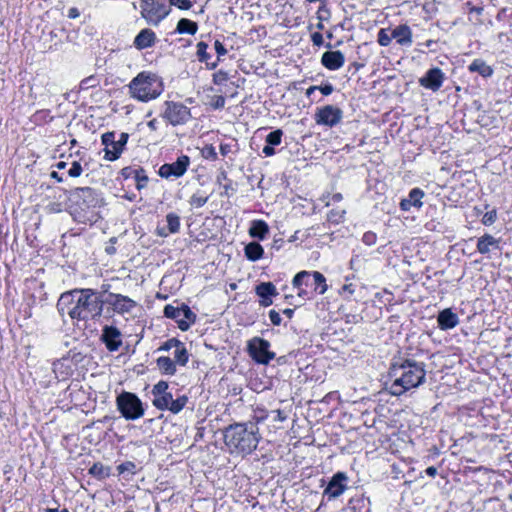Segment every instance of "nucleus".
<instances>
[{"label": "nucleus", "mask_w": 512, "mask_h": 512, "mask_svg": "<svg viewBox=\"0 0 512 512\" xmlns=\"http://www.w3.org/2000/svg\"><path fill=\"white\" fill-rule=\"evenodd\" d=\"M96 79L94 77H87L81 81V88H88L95 86Z\"/></svg>", "instance_id": "13d9d810"}, {"label": "nucleus", "mask_w": 512, "mask_h": 512, "mask_svg": "<svg viewBox=\"0 0 512 512\" xmlns=\"http://www.w3.org/2000/svg\"><path fill=\"white\" fill-rule=\"evenodd\" d=\"M342 199H343V196H342L341 193H335L331 197V201L334 202V203L340 202V201H342Z\"/></svg>", "instance_id": "774afa93"}, {"label": "nucleus", "mask_w": 512, "mask_h": 512, "mask_svg": "<svg viewBox=\"0 0 512 512\" xmlns=\"http://www.w3.org/2000/svg\"><path fill=\"white\" fill-rule=\"evenodd\" d=\"M270 342L261 337H253L247 342L249 356L258 364L267 365L276 354L270 351Z\"/></svg>", "instance_id": "1a4fd4ad"}, {"label": "nucleus", "mask_w": 512, "mask_h": 512, "mask_svg": "<svg viewBox=\"0 0 512 512\" xmlns=\"http://www.w3.org/2000/svg\"><path fill=\"white\" fill-rule=\"evenodd\" d=\"M343 111L334 105L317 108L314 119L318 125L334 127L341 122Z\"/></svg>", "instance_id": "ddd939ff"}, {"label": "nucleus", "mask_w": 512, "mask_h": 512, "mask_svg": "<svg viewBox=\"0 0 512 512\" xmlns=\"http://www.w3.org/2000/svg\"><path fill=\"white\" fill-rule=\"evenodd\" d=\"M231 146L229 144H221L220 152L223 156L227 155L230 152Z\"/></svg>", "instance_id": "680f3d73"}, {"label": "nucleus", "mask_w": 512, "mask_h": 512, "mask_svg": "<svg viewBox=\"0 0 512 512\" xmlns=\"http://www.w3.org/2000/svg\"><path fill=\"white\" fill-rule=\"evenodd\" d=\"M470 72H477L483 77H490L493 74V69L482 59H475L469 65Z\"/></svg>", "instance_id": "c85d7f7f"}, {"label": "nucleus", "mask_w": 512, "mask_h": 512, "mask_svg": "<svg viewBox=\"0 0 512 512\" xmlns=\"http://www.w3.org/2000/svg\"><path fill=\"white\" fill-rule=\"evenodd\" d=\"M132 98L141 102H148L159 97L163 90V83L155 73L143 71L134 77L128 85Z\"/></svg>", "instance_id": "20e7f679"}, {"label": "nucleus", "mask_w": 512, "mask_h": 512, "mask_svg": "<svg viewBox=\"0 0 512 512\" xmlns=\"http://www.w3.org/2000/svg\"><path fill=\"white\" fill-rule=\"evenodd\" d=\"M103 301L104 304L108 305L114 313L121 315L131 313L137 306L136 301L130 297L117 293H109Z\"/></svg>", "instance_id": "4468645a"}, {"label": "nucleus", "mask_w": 512, "mask_h": 512, "mask_svg": "<svg viewBox=\"0 0 512 512\" xmlns=\"http://www.w3.org/2000/svg\"><path fill=\"white\" fill-rule=\"evenodd\" d=\"M157 37L154 31L149 28L142 29L134 38V46L138 50H143L154 46Z\"/></svg>", "instance_id": "4be33fe9"}, {"label": "nucleus", "mask_w": 512, "mask_h": 512, "mask_svg": "<svg viewBox=\"0 0 512 512\" xmlns=\"http://www.w3.org/2000/svg\"><path fill=\"white\" fill-rule=\"evenodd\" d=\"M444 81V73L440 68L429 69L426 74L419 79V84L432 91H438Z\"/></svg>", "instance_id": "a211bd4d"}, {"label": "nucleus", "mask_w": 512, "mask_h": 512, "mask_svg": "<svg viewBox=\"0 0 512 512\" xmlns=\"http://www.w3.org/2000/svg\"><path fill=\"white\" fill-rule=\"evenodd\" d=\"M311 40H312V43L315 45V46H321L323 44V36L321 33L319 32H314L312 35H311Z\"/></svg>", "instance_id": "4d7b16f0"}, {"label": "nucleus", "mask_w": 512, "mask_h": 512, "mask_svg": "<svg viewBox=\"0 0 512 512\" xmlns=\"http://www.w3.org/2000/svg\"><path fill=\"white\" fill-rule=\"evenodd\" d=\"M317 90H320L323 95L328 96L334 91V87L332 84L327 83L325 85L318 86Z\"/></svg>", "instance_id": "6e6d98bb"}, {"label": "nucleus", "mask_w": 512, "mask_h": 512, "mask_svg": "<svg viewBox=\"0 0 512 512\" xmlns=\"http://www.w3.org/2000/svg\"><path fill=\"white\" fill-rule=\"evenodd\" d=\"M69 198L78 205L82 211L100 207L103 204V199L100 194L91 187L75 188L69 192Z\"/></svg>", "instance_id": "6e6552de"}, {"label": "nucleus", "mask_w": 512, "mask_h": 512, "mask_svg": "<svg viewBox=\"0 0 512 512\" xmlns=\"http://www.w3.org/2000/svg\"><path fill=\"white\" fill-rule=\"evenodd\" d=\"M128 139L129 134L126 132L120 133L118 139H116V133L114 131L104 133L101 136V142L105 146L104 159L108 161L117 160L121 156Z\"/></svg>", "instance_id": "0eeeda50"}, {"label": "nucleus", "mask_w": 512, "mask_h": 512, "mask_svg": "<svg viewBox=\"0 0 512 512\" xmlns=\"http://www.w3.org/2000/svg\"><path fill=\"white\" fill-rule=\"evenodd\" d=\"M83 172L82 166L78 161H74L71 165V168L68 170V175L70 177H79Z\"/></svg>", "instance_id": "de8ad7c7"}, {"label": "nucleus", "mask_w": 512, "mask_h": 512, "mask_svg": "<svg viewBox=\"0 0 512 512\" xmlns=\"http://www.w3.org/2000/svg\"><path fill=\"white\" fill-rule=\"evenodd\" d=\"M376 240H377L376 234L371 231L364 233V235L362 237V241L366 245H369V246L374 245L376 243Z\"/></svg>", "instance_id": "8fccbe9b"}, {"label": "nucleus", "mask_w": 512, "mask_h": 512, "mask_svg": "<svg viewBox=\"0 0 512 512\" xmlns=\"http://www.w3.org/2000/svg\"><path fill=\"white\" fill-rule=\"evenodd\" d=\"M79 15H80V12L76 7H72L68 10V17L70 19H75V18L79 17Z\"/></svg>", "instance_id": "052dcab7"}, {"label": "nucleus", "mask_w": 512, "mask_h": 512, "mask_svg": "<svg viewBox=\"0 0 512 512\" xmlns=\"http://www.w3.org/2000/svg\"><path fill=\"white\" fill-rule=\"evenodd\" d=\"M100 339L110 352L118 351L123 344L121 331L112 325H105L103 327Z\"/></svg>", "instance_id": "dca6fc26"}, {"label": "nucleus", "mask_w": 512, "mask_h": 512, "mask_svg": "<svg viewBox=\"0 0 512 512\" xmlns=\"http://www.w3.org/2000/svg\"><path fill=\"white\" fill-rule=\"evenodd\" d=\"M497 219V211L496 209H492L484 214L482 218V224L485 226H491L495 223Z\"/></svg>", "instance_id": "a18cd8bd"}, {"label": "nucleus", "mask_w": 512, "mask_h": 512, "mask_svg": "<svg viewBox=\"0 0 512 512\" xmlns=\"http://www.w3.org/2000/svg\"><path fill=\"white\" fill-rule=\"evenodd\" d=\"M53 372L58 379L64 380L72 374L71 365L68 359H59L53 363Z\"/></svg>", "instance_id": "a878e982"}, {"label": "nucleus", "mask_w": 512, "mask_h": 512, "mask_svg": "<svg viewBox=\"0 0 512 512\" xmlns=\"http://www.w3.org/2000/svg\"><path fill=\"white\" fill-rule=\"evenodd\" d=\"M393 37H391V33L388 32L387 29H380L377 35V41L381 46H388L390 45Z\"/></svg>", "instance_id": "79ce46f5"}, {"label": "nucleus", "mask_w": 512, "mask_h": 512, "mask_svg": "<svg viewBox=\"0 0 512 512\" xmlns=\"http://www.w3.org/2000/svg\"><path fill=\"white\" fill-rule=\"evenodd\" d=\"M344 62V54L338 50L324 52L321 57L322 65L331 71L340 69L344 65Z\"/></svg>", "instance_id": "aec40b11"}, {"label": "nucleus", "mask_w": 512, "mask_h": 512, "mask_svg": "<svg viewBox=\"0 0 512 512\" xmlns=\"http://www.w3.org/2000/svg\"><path fill=\"white\" fill-rule=\"evenodd\" d=\"M182 342L177 338H171L165 341L159 348L158 351H169L172 348H178Z\"/></svg>", "instance_id": "37998d69"}, {"label": "nucleus", "mask_w": 512, "mask_h": 512, "mask_svg": "<svg viewBox=\"0 0 512 512\" xmlns=\"http://www.w3.org/2000/svg\"><path fill=\"white\" fill-rule=\"evenodd\" d=\"M425 363L413 359H404L393 363L390 367V376L393 382L389 387L390 394L401 396L406 391L417 388L426 380Z\"/></svg>", "instance_id": "f03ea898"}, {"label": "nucleus", "mask_w": 512, "mask_h": 512, "mask_svg": "<svg viewBox=\"0 0 512 512\" xmlns=\"http://www.w3.org/2000/svg\"><path fill=\"white\" fill-rule=\"evenodd\" d=\"M196 47H197L196 54H197L198 60L200 62H204L208 68L215 69L216 66L218 65V63L217 62L209 63L211 55L207 52L208 44L203 41H200L197 43Z\"/></svg>", "instance_id": "7c9ffc66"}, {"label": "nucleus", "mask_w": 512, "mask_h": 512, "mask_svg": "<svg viewBox=\"0 0 512 512\" xmlns=\"http://www.w3.org/2000/svg\"><path fill=\"white\" fill-rule=\"evenodd\" d=\"M309 286H313L314 290L320 295H323L328 289L325 276L318 271L311 273Z\"/></svg>", "instance_id": "cd10ccee"}, {"label": "nucleus", "mask_w": 512, "mask_h": 512, "mask_svg": "<svg viewBox=\"0 0 512 512\" xmlns=\"http://www.w3.org/2000/svg\"><path fill=\"white\" fill-rule=\"evenodd\" d=\"M245 256L251 261L259 260L264 253L263 247L258 242H250L245 246Z\"/></svg>", "instance_id": "2f4dec72"}, {"label": "nucleus", "mask_w": 512, "mask_h": 512, "mask_svg": "<svg viewBox=\"0 0 512 512\" xmlns=\"http://www.w3.org/2000/svg\"><path fill=\"white\" fill-rule=\"evenodd\" d=\"M391 37L401 46H410L412 44V31L406 24L395 27L391 31Z\"/></svg>", "instance_id": "b1692460"}, {"label": "nucleus", "mask_w": 512, "mask_h": 512, "mask_svg": "<svg viewBox=\"0 0 512 512\" xmlns=\"http://www.w3.org/2000/svg\"><path fill=\"white\" fill-rule=\"evenodd\" d=\"M263 154L266 156V157H270V156H273L276 151L274 149V147L272 145H265L263 150H262Z\"/></svg>", "instance_id": "bf43d9fd"}, {"label": "nucleus", "mask_w": 512, "mask_h": 512, "mask_svg": "<svg viewBox=\"0 0 512 512\" xmlns=\"http://www.w3.org/2000/svg\"><path fill=\"white\" fill-rule=\"evenodd\" d=\"M64 210V206L62 203L60 202H50L46 205L45 207V211L49 214H56V213H60Z\"/></svg>", "instance_id": "49530a36"}, {"label": "nucleus", "mask_w": 512, "mask_h": 512, "mask_svg": "<svg viewBox=\"0 0 512 512\" xmlns=\"http://www.w3.org/2000/svg\"><path fill=\"white\" fill-rule=\"evenodd\" d=\"M269 233V226L264 220H253L249 228V235L252 238L264 240Z\"/></svg>", "instance_id": "393cba45"}, {"label": "nucleus", "mask_w": 512, "mask_h": 512, "mask_svg": "<svg viewBox=\"0 0 512 512\" xmlns=\"http://www.w3.org/2000/svg\"><path fill=\"white\" fill-rule=\"evenodd\" d=\"M136 188L141 190L147 186L148 176L145 174L144 169L140 168L135 170Z\"/></svg>", "instance_id": "58836bf2"}, {"label": "nucleus", "mask_w": 512, "mask_h": 512, "mask_svg": "<svg viewBox=\"0 0 512 512\" xmlns=\"http://www.w3.org/2000/svg\"><path fill=\"white\" fill-rule=\"evenodd\" d=\"M140 8L142 17L153 25H158L169 13L168 6L157 0H141Z\"/></svg>", "instance_id": "9b49d317"}, {"label": "nucleus", "mask_w": 512, "mask_h": 512, "mask_svg": "<svg viewBox=\"0 0 512 512\" xmlns=\"http://www.w3.org/2000/svg\"><path fill=\"white\" fill-rule=\"evenodd\" d=\"M225 97L222 95L215 96L214 101L212 103L213 108L220 109L225 106Z\"/></svg>", "instance_id": "5fc2aeb1"}, {"label": "nucleus", "mask_w": 512, "mask_h": 512, "mask_svg": "<svg viewBox=\"0 0 512 512\" xmlns=\"http://www.w3.org/2000/svg\"><path fill=\"white\" fill-rule=\"evenodd\" d=\"M88 474L97 478L98 480H103L110 476V467L104 466L100 462H96L89 468Z\"/></svg>", "instance_id": "473e14b6"}, {"label": "nucleus", "mask_w": 512, "mask_h": 512, "mask_svg": "<svg viewBox=\"0 0 512 512\" xmlns=\"http://www.w3.org/2000/svg\"><path fill=\"white\" fill-rule=\"evenodd\" d=\"M342 290H343L344 293H348L350 295H352L354 293V291H355L352 284L344 285Z\"/></svg>", "instance_id": "69168bd1"}, {"label": "nucleus", "mask_w": 512, "mask_h": 512, "mask_svg": "<svg viewBox=\"0 0 512 512\" xmlns=\"http://www.w3.org/2000/svg\"><path fill=\"white\" fill-rule=\"evenodd\" d=\"M202 154L207 159L216 160L217 159V153L215 148L212 145H207L202 150Z\"/></svg>", "instance_id": "09e8293b"}, {"label": "nucleus", "mask_w": 512, "mask_h": 512, "mask_svg": "<svg viewBox=\"0 0 512 512\" xmlns=\"http://www.w3.org/2000/svg\"><path fill=\"white\" fill-rule=\"evenodd\" d=\"M104 301L102 295L91 288L73 289L61 294L57 310L74 320L88 321L102 315Z\"/></svg>", "instance_id": "f257e3e1"}, {"label": "nucleus", "mask_w": 512, "mask_h": 512, "mask_svg": "<svg viewBox=\"0 0 512 512\" xmlns=\"http://www.w3.org/2000/svg\"><path fill=\"white\" fill-rule=\"evenodd\" d=\"M282 136L283 131L281 129H276L266 136V143L272 146H277L281 143Z\"/></svg>", "instance_id": "ea45409f"}, {"label": "nucleus", "mask_w": 512, "mask_h": 512, "mask_svg": "<svg viewBox=\"0 0 512 512\" xmlns=\"http://www.w3.org/2000/svg\"><path fill=\"white\" fill-rule=\"evenodd\" d=\"M116 407L121 416L127 421L138 420L145 414L141 399L135 393L128 391H122L116 397Z\"/></svg>", "instance_id": "423d86ee"}, {"label": "nucleus", "mask_w": 512, "mask_h": 512, "mask_svg": "<svg viewBox=\"0 0 512 512\" xmlns=\"http://www.w3.org/2000/svg\"><path fill=\"white\" fill-rule=\"evenodd\" d=\"M156 364H157V367L159 368V370L162 372V374L172 376V375H175V373L177 371L175 362L169 357H166V356L159 357L156 360Z\"/></svg>", "instance_id": "c756f323"}, {"label": "nucleus", "mask_w": 512, "mask_h": 512, "mask_svg": "<svg viewBox=\"0 0 512 512\" xmlns=\"http://www.w3.org/2000/svg\"><path fill=\"white\" fill-rule=\"evenodd\" d=\"M163 313L165 317L175 320L181 331H187L196 320V314L186 304H167Z\"/></svg>", "instance_id": "9d476101"}, {"label": "nucleus", "mask_w": 512, "mask_h": 512, "mask_svg": "<svg viewBox=\"0 0 512 512\" xmlns=\"http://www.w3.org/2000/svg\"><path fill=\"white\" fill-rule=\"evenodd\" d=\"M162 117L172 126L184 125L191 119L190 109L180 102L166 101Z\"/></svg>", "instance_id": "f8f14e48"}, {"label": "nucleus", "mask_w": 512, "mask_h": 512, "mask_svg": "<svg viewBox=\"0 0 512 512\" xmlns=\"http://www.w3.org/2000/svg\"><path fill=\"white\" fill-rule=\"evenodd\" d=\"M259 440V428L251 421L234 423L224 430L225 444L238 453L250 454L257 448Z\"/></svg>", "instance_id": "7ed1b4c3"}, {"label": "nucleus", "mask_w": 512, "mask_h": 512, "mask_svg": "<svg viewBox=\"0 0 512 512\" xmlns=\"http://www.w3.org/2000/svg\"><path fill=\"white\" fill-rule=\"evenodd\" d=\"M346 211L344 209H332L328 215L327 219L329 222L338 224L343 221Z\"/></svg>", "instance_id": "a19ab883"}, {"label": "nucleus", "mask_w": 512, "mask_h": 512, "mask_svg": "<svg viewBox=\"0 0 512 512\" xmlns=\"http://www.w3.org/2000/svg\"><path fill=\"white\" fill-rule=\"evenodd\" d=\"M425 472L428 476L435 477L437 475V468L434 466H429Z\"/></svg>", "instance_id": "e2e57ef3"}, {"label": "nucleus", "mask_w": 512, "mask_h": 512, "mask_svg": "<svg viewBox=\"0 0 512 512\" xmlns=\"http://www.w3.org/2000/svg\"><path fill=\"white\" fill-rule=\"evenodd\" d=\"M174 359L175 364H179L181 366H185L188 363L189 360V353L184 345L182 343L178 348L174 351Z\"/></svg>", "instance_id": "f704fd0d"}, {"label": "nucleus", "mask_w": 512, "mask_h": 512, "mask_svg": "<svg viewBox=\"0 0 512 512\" xmlns=\"http://www.w3.org/2000/svg\"><path fill=\"white\" fill-rule=\"evenodd\" d=\"M347 479L348 477L344 472L334 474L324 490V495H326L328 499H335L341 496L347 489Z\"/></svg>", "instance_id": "f3484780"}, {"label": "nucleus", "mask_w": 512, "mask_h": 512, "mask_svg": "<svg viewBox=\"0 0 512 512\" xmlns=\"http://www.w3.org/2000/svg\"><path fill=\"white\" fill-rule=\"evenodd\" d=\"M151 394L153 395L152 404L156 409L167 410L172 414L180 413L189 401L185 394H177L174 398L173 393L169 390L168 382L164 380L153 386Z\"/></svg>", "instance_id": "39448f33"}, {"label": "nucleus", "mask_w": 512, "mask_h": 512, "mask_svg": "<svg viewBox=\"0 0 512 512\" xmlns=\"http://www.w3.org/2000/svg\"><path fill=\"white\" fill-rule=\"evenodd\" d=\"M166 220L169 233H177L180 229V217L175 213H168Z\"/></svg>", "instance_id": "e433bc0d"}, {"label": "nucleus", "mask_w": 512, "mask_h": 512, "mask_svg": "<svg viewBox=\"0 0 512 512\" xmlns=\"http://www.w3.org/2000/svg\"><path fill=\"white\" fill-rule=\"evenodd\" d=\"M269 318H270V321L272 322L273 325H275V326L281 325L282 318H281L280 314L277 311L270 310L269 311Z\"/></svg>", "instance_id": "864d4df0"}, {"label": "nucleus", "mask_w": 512, "mask_h": 512, "mask_svg": "<svg viewBox=\"0 0 512 512\" xmlns=\"http://www.w3.org/2000/svg\"><path fill=\"white\" fill-rule=\"evenodd\" d=\"M437 322L438 327L441 330H449L455 328L459 324V318L450 308H446L439 312Z\"/></svg>", "instance_id": "5701e85b"}, {"label": "nucleus", "mask_w": 512, "mask_h": 512, "mask_svg": "<svg viewBox=\"0 0 512 512\" xmlns=\"http://www.w3.org/2000/svg\"><path fill=\"white\" fill-rule=\"evenodd\" d=\"M311 279V272L308 271H301L297 273L293 280L292 285L296 289H300V287L304 284L305 286H309Z\"/></svg>", "instance_id": "c9c22d12"}, {"label": "nucleus", "mask_w": 512, "mask_h": 512, "mask_svg": "<svg viewBox=\"0 0 512 512\" xmlns=\"http://www.w3.org/2000/svg\"><path fill=\"white\" fill-rule=\"evenodd\" d=\"M214 48L218 55V59L216 61L218 63V61L220 60V57L227 54V49L224 47V45L219 40L215 41Z\"/></svg>", "instance_id": "3c124183"}, {"label": "nucleus", "mask_w": 512, "mask_h": 512, "mask_svg": "<svg viewBox=\"0 0 512 512\" xmlns=\"http://www.w3.org/2000/svg\"><path fill=\"white\" fill-rule=\"evenodd\" d=\"M228 76L227 73L219 71L218 73L213 75V82L216 85H221L223 82L227 81Z\"/></svg>", "instance_id": "603ef678"}, {"label": "nucleus", "mask_w": 512, "mask_h": 512, "mask_svg": "<svg viewBox=\"0 0 512 512\" xmlns=\"http://www.w3.org/2000/svg\"><path fill=\"white\" fill-rule=\"evenodd\" d=\"M197 30H198L197 23L194 21H191L189 19H186V18L180 19L178 21L177 27H176V32H178L180 34L187 33V34L194 35L197 32Z\"/></svg>", "instance_id": "72a5a7b5"}, {"label": "nucleus", "mask_w": 512, "mask_h": 512, "mask_svg": "<svg viewBox=\"0 0 512 512\" xmlns=\"http://www.w3.org/2000/svg\"><path fill=\"white\" fill-rule=\"evenodd\" d=\"M425 193L420 188H413L408 195V198H404L400 201V209L402 211H409L411 207L421 208L423 206L422 199Z\"/></svg>", "instance_id": "412c9836"}, {"label": "nucleus", "mask_w": 512, "mask_h": 512, "mask_svg": "<svg viewBox=\"0 0 512 512\" xmlns=\"http://www.w3.org/2000/svg\"><path fill=\"white\" fill-rule=\"evenodd\" d=\"M147 125H148V127H149L151 130H153V131L157 130V128H158V127H157L158 122H157V120H156V119H152V120H150V121L148 122V124H147Z\"/></svg>", "instance_id": "338daca9"}, {"label": "nucleus", "mask_w": 512, "mask_h": 512, "mask_svg": "<svg viewBox=\"0 0 512 512\" xmlns=\"http://www.w3.org/2000/svg\"><path fill=\"white\" fill-rule=\"evenodd\" d=\"M181 4L182 5H180V9H182V10H188L193 5L191 0H183V2H181Z\"/></svg>", "instance_id": "0e129e2a"}, {"label": "nucleus", "mask_w": 512, "mask_h": 512, "mask_svg": "<svg viewBox=\"0 0 512 512\" xmlns=\"http://www.w3.org/2000/svg\"><path fill=\"white\" fill-rule=\"evenodd\" d=\"M190 164V158L187 155H181L173 163L163 164L159 168V175L162 178L176 177L179 178L185 174Z\"/></svg>", "instance_id": "2eb2a0df"}, {"label": "nucleus", "mask_w": 512, "mask_h": 512, "mask_svg": "<svg viewBox=\"0 0 512 512\" xmlns=\"http://www.w3.org/2000/svg\"><path fill=\"white\" fill-rule=\"evenodd\" d=\"M208 200L209 195H205L201 192H196L191 196L189 203L193 207L201 208L208 202Z\"/></svg>", "instance_id": "4c0bfd02"}, {"label": "nucleus", "mask_w": 512, "mask_h": 512, "mask_svg": "<svg viewBox=\"0 0 512 512\" xmlns=\"http://www.w3.org/2000/svg\"><path fill=\"white\" fill-rule=\"evenodd\" d=\"M136 465L132 461H126L117 466V470L119 474H124L125 472H129L131 474H135Z\"/></svg>", "instance_id": "c03bdc74"}, {"label": "nucleus", "mask_w": 512, "mask_h": 512, "mask_svg": "<svg viewBox=\"0 0 512 512\" xmlns=\"http://www.w3.org/2000/svg\"><path fill=\"white\" fill-rule=\"evenodd\" d=\"M491 247H494V248L499 247V240L495 239L492 235L485 234L478 239L477 250L479 253L487 254L490 252Z\"/></svg>", "instance_id": "bb28decb"}, {"label": "nucleus", "mask_w": 512, "mask_h": 512, "mask_svg": "<svg viewBox=\"0 0 512 512\" xmlns=\"http://www.w3.org/2000/svg\"><path fill=\"white\" fill-rule=\"evenodd\" d=\"M255 293L260 298L259 304L262 307L272 305V297L278 295V291L272 282H261L255 287Z\"/></svg>", "instance_id": "6ab92c4d"}]
</instances>
